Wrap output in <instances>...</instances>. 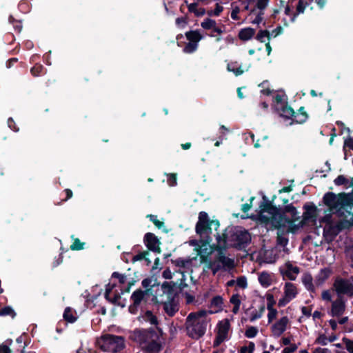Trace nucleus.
I'll use <instances>...</instances> for the list:
<instances>
[{
  "label": "nucleus",
  "instance_id": "nucleus-1",
  "mask_svg": "<svg viewBox=\"0 0 353 353\" xmlns=\"http://www.w3.org/2000/svg\"><path fill=\"white\" fill-rule=\"evenodd\" d=\"M299 216L296 208L288 205L282 213L279 209L267 201H263L259 205L257 219L264 223L267 228L282 229L283 232L294 233L299 228L294 223Z\"/></svg>",
  "mask_w": 353,
  "mask_h": 353
},
{
  "label": "nucleus",
  "instance_id": "nucleus-2",
  "mask_svg": "<svg viewBox=\"0 0 353 353\" xmlns=\"http://www.w3.org/2000/svg\"><path fill=\"white\" fill-rule=\"evenodd\" d=\"M219 227V222L218 221H210L208 214L205 212L199 213V220L196 225V232L206 239L190 241V245L194 247L197 255L200 256L201 263H207L209 261L208 257L213 252V248L210 245L211 239H210L209 235L212 233V229L217 230Z\"/></svg>",
  "mask_w": 353,
  "mask_h": 353
},
{
  "label": "nucleus",
  "instance_id": "nucleus-3",
  "mask_svg": "<svg viewBox=\"0 0 353 353\" xmlns=\"http://www.w3.org/2000/svg\"><path fill=\"white\" fill-rule=\"evenodd\" d=\"M250 233L241 228L226 230L222 234L216 236V247L219 250L225 249L227 246H233L238 249L245 248L250 241Z\"/></svg>",
  "mask_w": 353,
  "mask_h": 353
},
{
  "label": "nucleus",
  "instance_id": "nucleus-4",
  "mask_svg": "<svg viewBox=\"0 0 353 353\" xmlns=\"http://www.w3.org/2000/svg\"><path fill=\"white\" fill-rule=\"evenodd\" d=\"M213 312L202 310L190 313L186 318L185 324L187 335L193 339H199L203 336L206 332L210 321L208 315Z\"/></svg>",
  "mask_w": 353,
  "mask_h": 353
},
{
  "label": "nucleus",
  "instance_id": "nucleus-5",
  "mask_svg": "<svg viewBox=\"0 0 353 353\" xmlns=\"http://www.w3.org/2000/svg\"><path fill=\"white\" fill-rule=\"evenodd\" d=\"M325 204L330 209L342 214L343 210L350 207V199L348 194L342 193L336 194L333 192H328L323 196Z\"/></svg>",
  "mask_w": 353,
  "mask_h": 353
},
{
  "label": "nucleus",
  "instance_id": "nucleus-6",
  "mask_svg": "<svg viewBox=\"0 0 353 353\" xmlns=\"http://www.w3.org/2000/svg\"><path fill=\"white\" fill-rule=\"evenodd\" d=\"M235 266L234 260L226 256L222 251H220L213 261L207 263V268L210 269L213 275L219 271H228Z\"/></svg>",
  "mask_w": 353,
  "mask_h": 353
},
{
  "label": "nucleus",
  "instance_id": "nucleus-7",
  "mask_svg": "<svg viewBox=\"0 0 353 353\" xmlns=\"http://www.w3.org/2000/svg\"><path fill=\"white\" fill-rule=\"evenodd\" d=\"M99 343L101 350L112 353L120 352L125 347L123 337L112 334L103 336Z\"/></svg>",
  "mask_w": 353,
  "mask_h": 353
},
{
  "label": "nucleus",
  "instance_id": "nucleus-8",
  "mask_svg": "<svg viewBox=\"0 0 353 353\" xmlns=\"http://www.w3.org/2000/svg\"><path fill=\"white\" fill-rule=\"evenodd\" d=\"M333 288L337 296H344V295L348 297L353 296V283L350 279L336 278L334 282Z\"/></svg>",
  "mask_w": 353,
  "mask_h": 353
},
{
  "label": "nucleus",
  "instance_id": "nucleus-9",
  "mask_svg": "<svg viewBox=\"0 0 353 353\" xmlns=\"http://www.w3.org/2000/svg\"><path fill=\"white\" fill-rule=\"evenodd\" d=\"M216 336L214 341L213 346L216 347L223 341L230 339L229 332L230 330V323L228 319L220 321L216 325Z\"/></svg>",
  "mask_w": 353,
  "mask_h": 353
},
{
  "label": "nucleus",
  "instance_id": "nucleus-10",
  "mask_svg": "<svg viewBox=\"0 0 353 353\" xmlns=\"http://www.w3.org/2000/svg\"><path fill=\"white\" fill-rule=\"evenodd\" d=\"M279 115L285 119H291L292 123H301L306 121L307 114L303 113L301 114H294V112L292 108L285 104L281 107L277 106L276 109Z\"/></svg>",
  "mask_w": 353,
  "mask_h": 353
},
{
  "label": "nucleus",
  "instance_id": "nucleus-11",
  "mask_svg": "<svg viewBox=\"0 0 353 353\" xmlns=\"http://www.w3.org/2000/svg\"><path fill=\"white\" fill-rule=\"evenodd\" d=\"M298 294V290L295 284L291 282H286L283 287V296L278 301L279 307H284Z\"/></svg>",
  "mask_w": 353,
  "mask_h": 353
},
{
  "label": "nucleus",
  "instance_id": "nucleus-12",
  "mask_svg": "<svg viewBox=\"0 0 353 353\" xmlns=\"http://www.w3.org/2000/svg\"><path fill=\"white\" fill-rule=\"evenodd\" d=\"M347 299L343 296H336V299L331 303L328 314L332 317L343 316L346 310Z\"/></svg>",
  "mask_w": 353,
  "mask_h": 353
},
{
  "label": "nucleus",
  "instance_id": "nucleus-13",
  "mask_svg": "<svg viewBox=\"0 0 353 353\" xmlns=\"http://www.w3.org/2000/svg\"><path fill=\"white\" fill-rule=\"evenodd\" d=\"M280 273L284 278L294 281L300 272L299 268L290 261H287L279 268Z\"/></svg>",
  "mask_w": 353,
  "mask_h": 353
},
{
  "label": "nucleus",
  "instance_id": "nucleus-14",
  "mask_svg": "<svg viewBox=\"0 0 353 353\" xmlns=\"http://www.w3.org/2000/svg\"><path fill=\"white\" fill-rule=\"evenodd\" d=\"M290 324V319L287 316H282L271 326V332L274 337H279L287 330Z\"/></svg>",
  "mask_w": 353,
  "mask_h": 353
},
{
  "label": "nucleus",
  "instance_id": "nucleus-15",
  "mask_svg": "<svg viewBox=\"0 0 353 353\" xmlns=\"http://www.w3.org/2000/svg\"><path fill=\"white\" fill-rule=\"evenodd\" d=\"M145 294V292L141 290H136L132 293L131 296L132 303L129 307V311L131 314H137Z\"/></svg>",
  "mask_w": 353,
  "mask_h": 353
},
{
  "label": "nucleus",
  "instance_id": "nucleus-16",
  "mask_svg": "<svg viewBox=\"0 0 353 353\" xmlns=\"http://www.w3.org/2000/svg\"><path fill=\"white\" fill-rule=\"evenodd\" d=\"M250 67V62L243 64L238 61H232L228 64L227 68L228 71L233 72L236 76H239L248 71Z\"/></svg>",
  "mask_w": 353,
  "mask_h": 353
},
{
  "label": "nucleus",
  "instance_id": "nucleus-17",
  "mask_svg": "<svg viewBox=\"0 0 353 353\" xmlns=\"http://www.w3.org/2000/svg\"><path fill=\"white\" fill-rule=\"evenodd\" d=\"M341 227L338 223H327L323 229V234L327 239L332 241L341 231Z\"/></svg>",
  "mask_w": 353,
  "mask_h": 353
},
{
  "label": "nucleus",
  "instance_id": "nucleus-18",
  "mask_svg": "<svg viewBox=\"0 0 353 353\" xmlns=\"http://www.w3.org/2000/svg\"><path fill=\"white\" fill-rule=\"evenodd\" d=\"M151 335V333L146 330H138L134 332L133 338L143 348L145 343L150 339Z\"/></svg>",
  "mask_w": 353,
  "mask_h": 353
},
{
  "label": "nucleus",
  "instance_id": "nucleus-19",
  "mask_svg": "<svg viewBox=\"0 0 353 353\" xmlns=\"http://www.w3.org/2000/svg\"><path fill=\"white\" fill-rule=\"evenodd\" d=\"M144 240L145 245L148 248V249L154 252H160V243L158 239L154 236V234L152 233H147L145 235Z\"/></svg>",
  "mask_w": 353,
  "mask_h": 353
},
{
  "label": "nucleus",
  "instance_id": "nucleus-20",
  "mask_svg": "<svg viewBox=\"0 0 353 353\" xmlns=\"http://www.w3.org/2000/svg\"><path fill=\"white\" fill-rule=\"evenodd\" d=\"M138 320L141 323H149L152 325L157 326L158 325V319L151 311H146L138 317Z\"/></svg>",
  "mask_w": 353,
  "mask_h": 353
},
{
  "label": "nucleus",
  "instance_id": "nucleus-21",
  "mask_svg": "<svg viewBox=\"0 0 353 353\" xmlns=\"http://www.w3.org/2000/svg\"><path fill=\"white\" fill-rule=\"evenodd\" d=\"M258 280L263 288H268L272 283L273 275L267 272H262L259 274Z\"/></svg>",
  "mask_w": 353,
  "mask_h": 353
},
{
  "label": "nucleus",
  "instance_id": "nucleus-22",
  "mask_svg": "<svg viewBox=\"0 0 353 353\" xmlns=\"http://www.w3.org/2000/svg\"><path fill=\"white\" fill-rule=\"evenodd\" d=\"M255 30L252 28H242L239 32V38L243 41H247L253 38L255 34Z\"/></svg>",
  "mask_w": 353,
  "mask_h": 353
},
{
  "label": "nucleus",
  "instance_id": "nucleus-23",
  "mask_svg": "<svg viewBox=\"0 0 353 353\" xmlns=\"http://www.w3.org/2000/svg\"><path fill=\"white\" fill-rule=\"evenodd\" d=\"M114 285H110V284H108L106 287V290H105V297L107 300H108L109 301H110L111 303H114V304H117V305H121L122 307L124 306V305H121L119 302V300L121 299V296L119 294H115L114 296V297H112L110 296V294H111V291L113 288Z\"/></svg>",
  "mask_w": 353,
  "mask_h": 353
},
{
  "label": "nucleus",
  "instance_id": "nucleus-24",
  "mask_svg": "<svg viewBox=\"0 0 353 353\" xmlns=\"http://www.w3.org/2000/svg\"><path fill=\"white\" fill-rule=\"evenodd\" d=\"M301 280L303 284L308 291L312 292L315 291V288L313 285V279L310 274L304 273L302 276Z\"/></svg>",
  "mask_w": 353,
  "mask_h": 353
},
{
  "label": "nucleus",
  "instance_id": "nucleus-25",
  "mask_svg": "<svg viewBox=\"0 0 353 353\" xmlns=\"http://www.w3.org/2000/svg\"><path fill=\"white\" fill-rule=\"evenodd\" d=\"M163 309L165 313L170 316H174L175 313L179 310L178 305L173 301H168L164 303Z\"/></svg>",
  "mask_w": 353,
  "mask_h": 353
},
{
  "label": "nucleus",
  "instance_id": "nucleus-26",
  "mask_svg": "<svg viewBox=\"0 0 353 353\" xmlns=\"http://www.w3.org/2000/svg\"><path fill=\"white\" fill-rule=\"evenodd\" d=\"M143 349H145V351L159 352L161 350V345L160 343L154 340L150 339L149 341H148V343H145V346L143 347Z\"/></svg>",
  "mask_w": 353,
  "mask_h": 353
},
{
  "label": "nucleus",
  "instance_id": "nucleus-27",
  "mask_svg": "<svg viewBox=\"0 0 353 353\" xmlns=\"http://www.w3.org/2000/svg\"><path fill=\"white\" fill-rule=\"evenodd\" d=\"M63 316L69 323H74L77 319L76 311L70 307L65 309Z\"/></svg>",
  "mask_w": 353,
  "mask_h": 353
},
{
  "label": "nucleus",
  "instance_id": "nucleus-28",
  "mask_svg": "<svg viewBox=\"0 0 353 353\" xmlns=\"http://www.w3.org/2000/svg\"><path fill=\"white\" fill-rule=\"evenodd\" d=\"M263 12L252 9L250 13L251 23L252 24H259L263 20Z\"/></svg>",
  "mask_w": 353,
  "mask_h": 353
},
{
  "label": "nucleus",
  "instance_id": "nucleus-29",
  "mask_svg": "<svg viewBox=\"0 0 353 353\" xmlns=\"http://www.w3.org/2000/svg\"><path fill=\"white\" fill-rule=\"evenodd\" d=\"M185 36L190 42H196L197 44L203 39V36L197 30L187 32Z\"/></svg>",
  "mask_w": 353,
  "mask_h": 353
},
{
  "label": "nucleus",
  "instance_id": "nucleus-30",
  "mask_svg": "<svg viewBox=\"0 0 353 353\" xmlns=\"http://www.w3.org/2000/svg\"><path fill=\"white\" fill-rule=\"evenodd\" d=\"M188 10L190 12L194 13L197 17L203 16L205 13V10L203 8H198L196 3H190L188 6Z\"/></svg>",
  "mask_w": 353,
  "mask_h": 353
},
{
  "label": "nucleus",
  "instance_id": "nucleus-31",
  "mask_svg": "<svg viewBox=\"0 0 353 353\" xmlns=\"http://www.w3.org/2000/svg\"><path fill=\"white\" fill-rule=\"evenodd\" d=\"M330 274V270L328 269H323L321 270L316 279V282L318 285L323 284Z\"/></svg>",
  "mask_w": 353,
  "mask_h": 353
},
{
  "label": "nucleus",
  "instance_id": "nucleus-32",
  "mask_svg": "<svg viewBox=\"0 0 353 353\" xmlns=\"http://www.w3.org/2000/svg\"><path fill=\"white\" fill-rule=\"evenodd\" d=\"M223 303L222 297L221 296H216L212 299L211 307H214L216 308L215 312H218L221 310Z\"/></svg>",
  "mask_w": 353,
  "mask_h": 353
},
{
  "label": "nucleus",
  "instance_id": "nucleus-33",
  "mask_svg": "<svg viewBox=\"0 0 353 353\" xmlns=\"http://www.w3.org/2000/svg\"><path fill=\"white\" fill-rule=\"evenodd\" d=\"M216 24V22L214 20L210 18H206L201 23V26L205 30H211L212 28L215 27Z\"/></svg>",
  "mask_w": 353,
  "mask_h": 353
},
{
  "label": "nucleus",
  "instance_id": "nucleus-34",
  "mask_svg": "<svg viewBox=\"0 0 353 353\" xmlns=\"http://www.w3.org/2000/svg\"><path fill=\"white\" fill-rule=\"evenodd\" d=\"M270 37V34L268 30H260L258 32L256 39L260 42L263 43L265 41V39H269Z\"/></svg>",
  "mask_w": 353,
  "mask_h": 353
},
{
  "label": "nucleus",
  "instance_id": "nucleus-35",
  "mask_svg": "<svg viewBox=\"0 0 353 353\" xmlns=\"http://www.w3.org/2000/svg\"><path fill=\"white\" fill-rule=\"evenodd\" d=\"M232 12H231V18L233 20L239 19V14L240 12V8L236 5L235 2L231 4Z\"/></svg>",
  "mask_w": 353,
  "mask_h": 353
},
{
  "label": "nucleus",
  "instance_id": "nucleus-36",
  "mask_svg": "<svg viewBox=\"0 0 353 353\" xmlns=\"http://www.w3.org/2000/svg\"><path fill=\"white\" fill-rule=\"evenodd\" d=\"M274 107L277 109V106L281 107L285 104V99L284 95L276 94L274 97Z\"/></svg>",
  "mask_w": 353,
  "mask_h": 353
},
{
  "label": "nucleus",
  "instance_id": "nucleus-37",
  "mask_svg": "<svg viewBox=\"0 0 353 353\" xmlns=\"http://www.w3.org/2000/svg\"><path fill=\"white\" fill-rule=\"evenodd\" d=\"M198 48V44L196 42H188L183 48V52L185 53H192Z\"/></svg>",
  "mask_w": 353,
  "mask_h": 353
},
{
  "label": "nucleus",
  "instance_id": "nucleus-38",
  "mask_svg": "<svg viewBox=\"0 0 353 353\" xmlns=\"http://www.w3.org/2000/svg\"><path fill=\"white\" fill-rule=\"evenodd\" d=\"M0 316H10L14 317L15 316V312L11 307L6 306L0 309Z\"/></svg>",
  "mask_w": 353,
  "mask_h": 353
},
{
  "label": "nucleus",
  "instance_id": "nucleus-39",
  "mask_svg": "<svg viewBox=\"0 0 353 353\" xmlns=\"http://www.w3.org/2000/svg\"><path fill=\"white\" fill-rule=\"evenodd\" d=\"M258 333V329L254 326H250L247 328L245 332V335L247 338L251 339L256 336Z\"/></svg>",
  "mask_w": 353,
  "mask_h": 353
},
{
  "label": "nucleus",
  "instance_id": "nucleus-40",
  "mask_svg": "<svg viewBox=\"0 0 353 353\" xmlns=\"http://www.w3.org/2000/svg\"><path fill=\"white\" fill-rule=\"evenodd\" d=\"M236 285L242 289H245L248 286L247 278L244 276H239L236 280Z\"/></svg>",
  "mask_w": 353,
  "mask_h": 353
},
{
  "label": "nucleus",
  "instance_id": "nucleus-41",
  "mask_svg": "<svg viewBox=\"0 0 353 353\" xmlns=\"http://www.w3.org/2000/svg\"><path fill=\"white\" fill-rule=\"evenodd\" d=\"M265 297L267 302V309L274 307V305L276 303V301L273 294L271 293H266Z\"/></svg>",
  "mask_w": 353,
  "mask_h": 353
},
{
  "label": "nucleus",
  "instance_id": "nucleus-42",
  "mask_svg": "<svg viewBox=\"0 0 353 353\" xmlns=\"http://www.w3.org/2000/svg\"><path fill=\"white\" fill-rule=\"evenodd\" d=\"M267 310L268 311V323H270L272 322V321L276 318L278 311L274 307L268 308Z\"/></svg>",
  "mask_w": 353,
  "mask_h": 353
},
{
  "label": "nucleus",
  "instance_id": "nucleus-43",
  "mask_svg": "<svg viewBox=\"0 0 353 353\" xmlns=\"http://www.w3.org/2000/svg\"><path fill=\"white\" fill-rule=\"evenodd\" d=\"M254 343L250 342L248 346H243L239 351V353H252L254 350Z\"/></svg>",
  "mask_w": 353,
  "mask_h": 353
},
{
  "label": "nucleus",
  "instance_id": "nucleus-44",
  "mask_svg": "<svg viewBox=\"0 0 353 353\" xmlns=\"http://www.w3.org/2000/svg\"><path fill=\"white\" fill-rule=\"evenodd\" d=\"M334 183L336 185H347L349 182L343 175H339L334 179Z\"/></svg>",
  "mask_w": 353,
  "mask_h": 353
},
{
  "label": "nucleus",
  "instance_id": "nucleus-45",
  "mask_svg": "<svg viewBox=\"0 0 353 353\" xmlns=\"http://www.w3.org/2000/svg\"><path fill=\"white\" fill-rule=\"evenodd\" d=\"M307 3L304 0H299L296 6V14L303 13L305 8L307 6Z\"/></svg>",
  "mask_w": 353,
  "mask_h": 353
},
{
  "label": "nucleus",
  "instance_id": "nucleus-46",
  "mask_svg": "<svg viewBox=\"0 0 353 353\" xmlns=\"http://www.w3.org/2000/svg\"><path fill=\"white\" fill-rule=\"evenodd\" d=\"M329 343V339L325 334H320L315 340V343L326 345Z\"/></svg>",
  "mask_w": 353,
  "mask_h": 353
},
{
  "label": "nucleus",
  "instance_id": "nucleus-47",
  "mask_svg": "<svg viewBox=\"0 0 353 353\" xmlns=\"http://www.w3.org/2000/svg\"><path fill=\"white\" fill-rule=\"evenodd\" d=\"M223 6L216 3V8L214 10H208V14L209 16H219L221 14V12L223 11Z\"/></svg>",
  "mask_w": 353,
  "mask_h": 353
},
{
  "label": "nucleus",
  "instance_id": "nucleus-48",
  "mask_svg": "<svg viewBox=\"0 0 353 353\" xmlns=\"http://www.w3.org/2000/svg\"><path fill=\"white\" fill-rule=\"evenodd\" d=\"M148 217L150 218V221L153 222V223L159 229H161V228L163 227L164 225V223L162 221H160L157 219V216L155 215H152V214H150V215H148Z\"/></svg>",
  "mask_w": 353,
  "mask_h": 353
},
{
  "label": "nucleus",
  "instance_id": "nucleus-49",
  "mask_svg": "<svg viewBox=\"0 0 353 353\" xmlns=\"http://www.w3.org/2000/svg\"><path fill=\"white\" fill-rule=\"evenodd\" d=\"M343 342L345 345V347H346L347 350L350 353H353V341L350 340L347 338H343Z\"/></svg>",
  "mask_w": 353,
  "mask_h": 353
},
{
  "label": "nucleus",
  "instance_id": "nucleus-50",
  "mask_svg": "<svg viewBox=\"0 0 353 353\" xmlns=\"http://www.w3.org/2000/svg\"><path fill=\"white\" fill-rule=\"evenodd\" d=\"M321 298L324 301H332V293L330 290H323L321 294Z\"/></svg>",
  "mask_w": 353,
  "mask_h": 353
},
{
  "label": "nucleus",
  "instance_id": "nucleus-51",
  "mask_svg": "<svg viewBox=\"0 0 353 353\" xmlns=\"http://www.w3.org/2000/svg\"><path fill=\"white\" fill-rule=\"evenodd\" d=\"M265 307H261L260 312H252L250 316V321H254L255 320L260 319L262 316Z\"/></svg>",
  "mask_w": 353,
  "mask_h": 353
},
{
  "label": "nucleus",
  "instance_id": "nucleus-52",
  "mask_svg": "<svg viewBox=\"0 0 353 353\" xmlns=\"http://www.w3.org/2000/svg\"><path fill=\"white\" fill-rule=\"evenodd\" d=\"M12 342V340H10L6 341V345H0V353H12L10 349L8 347V345H10Z\"/></svg>",
  "mask_w": 353,
  "mask_h": 353
},
{
  "label": "nucleus",
  "instance_id": "nucleus-53",
  "mask_svg": "<svg viewBox=\"0 0 353 353\" xmlns=\"http://www.w3.org/2000/svg\"><path fill=\"white\" fill-rule=\"evenodd\" d=\"M268 3V0H259L257 2L256 8H255L254 9L263 12V10L266 8Z\"/></svg>",
  "mask_w": 353,
  "mask_h": 353
},
{
  "label": "nucleus",
  "instance_id": "nucleus-54",
  "mask_svg": "<svg viewBox=\"0 0 353 353\" xmlns=\"http://www.w3.org/2000/svg\"><path fill=\"white\" fill-rule=\"evenodd\" d=\"M70 248L73 250H79L83 248V244L79 239H76L71 245Z\"/></svg>",
  "mask_w": 353,
  "mask_h": 353
},
{
  "label": "nucleus",
  "instance_id": "nucleus-55",
  "mask_svg": "<svg viewBox=\"0 0 353 353\" xmlns=\"http://www.w3.org/2000/svg\"><path fill=\"white\" fill-rule=\"evenodd\" d=\"M168 183L170 186H174L176 185V176L175 174H170L168 176Z\"/></svg>",
  "mask_w": 353,
  "mask_h": 353
},
{
  "label": "nucleus",
  "instance_id": "nucleus-56",
  "mask_svg": "<svg viewBox=\"0 0 353 353\" xmlns=\"http://www.w3.org/2000/svg\"><path fill=\"white\" fill-rule=\"evenodd\" d=\"M230 303L234 305H241V300L239 294H233L230 300Z\"/></svg>",
  "mask_w": 353,
  "mask_h": 353
},
{
  "label": "nucleus",
  "instance_id": "nucleus-57",
  "mask_svg": "<svg viewBox=\"0 0 353 353\" xmlns=\"http://www.w3.org/2000/svg\"><path fill=\"white\" fill-rule=\"evenodd\" d=\"M297 349V345L295 344H290L289 347H285L283 350V353H292Z\"/></svg>",
  "mask_w": 353,
  "mask_h": 353
},
{
  "label": "nucleus",
  "instance_id": "nucleus-58",
  "mask_svg": "<svg viewBox=\"0 0 353 353\" xmlns=\"http://www.w3.org/2000/svg\"><path fill=\"white\" fill-rule=\"evenodd\" d=\"M176 24L179 27L184 28L187 24V20L185 17H179L176 19Z\"/></svg>",
  "mask_w": 353,
  "mask_h": 353
},
{
  "label": "nucleus",
  "instance_id": "nucleus-59",
  "mask_svg": "<svg viewBox=\"0 0 353 353\" xmlns=\"http://www.w3.org/2000/svg\"><path fill=\"white\" fill-rule=\"evenodd\" d=\"M148 254V252L139 253V254H137L133 257V261H139V260H142V259L147 260L148 259L146 258V256Z\"/></svg>",
  "mask_w": 353,
  "mask_h": 353
},
{
  "label": "nucleus",
  "instance_id": "nucleus-60",
  "mask_svg": "<svg viewBox=\"0 0 353 353\" xmlns=\"http://www.w3.org/2000/svg\"><path fill=\"white\" fill-rule=\"evenodd\" d=\"M112 277L118 279L121 283H124L126 280L125 276L118 272H114L112 274Z\"/></svg>",
  "mask_w": 353,
  "mask_h": 353
},
{
  "label": "nucleus",
  "instance_id": "nucleus-61",
  "mask_svg": "<svg viewBox=\"0 0 353 353\" xmlns=\"http://www.w3.org/2000/svg\"><path fill=\"white\" fill-rule=\"evenodd\" d=\"M313 353H332L328 348L316 347L314 350Z\"/></svg>",
  "mask_w": 353,
  "mask_h": 353
},
{
  "label": "nucleus",
  "instance_id": "nucleus-62",
  "mask_svg": "<svg viewBox=\"0 0 353 353\" xmlns=\"http://www.w3.org/2000/svg\"><path fill=\"white\" fill-rule=\"evenodd\" d=\"M288 241V240L285 237L283 236L279 233L278 234V242L279 244L285 246L287 245Z\"/></svg>",
  "mask_w": 353,
  "mask_h": 353
},
{
  "label": "nucleus",
  "instance_id": "nucleus-63",
  "mask_svg": "<svg viewBox=\"0 0 353 353\" xmlns=\"http://www.w3.org/2000/svg\"><path fill=\"white\" fill-rule=\"evenodd\" d=\"M301 312H302L303 315H305L306 316H311L312 310L310 308L307 307H302Z\"/></svg>",
  "mask_w": 353,
  "mask_h": 353
},
{
  "label": "nucleus",
  "instance_id": "nucleus-64",
  "mask_svg": "<svg viewBox=\"0 0 353 353\" xmlns=\"http://www.w3.org/2000/svg\"><path fill=\"white\" fill-rule=\"evenodd\" d=\"M163 276L166 279H172V272L169 269H166L163 272Z\"/></svg>",
  "mask_w": 353,
  "mask_h": 353
}]
</instances>
